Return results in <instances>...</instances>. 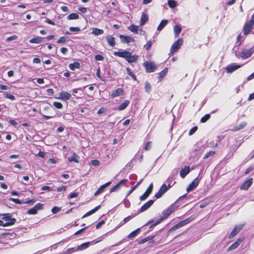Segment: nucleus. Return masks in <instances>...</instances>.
Instances as JSON below:
<instances>
[{"mask_svg":"<svg viewBox=\"0 0 254 254\" xmlns=\"http://www.w3.org/2000/svg\"><path fill=\"white\" fill-rule=\"evenodd\" d=\"M143 66L145 68L147 73L154 72L156 69V65L151 61H146L143 63Z\"/></svg>","mask_w":254,"mask_h":254,"instance_id":"obj_3","label":"nucleus"},{"mask_svg":"<svg viewBox=\"0 0 254 254\" xmlns=\"http://www.w3.org/2000/svg\"><path fill=\"white\" fill-rule=\"evenodd\" d=\"M244 227V225H236L232 231H231V233L229 235V239H232L234 238L235 236H236L239 232L242 229V228Z\"/></svg>","mask_w":254,"mask_h":254,"instance_id":"obj_8","label":"nucleus"},{"mask_svg":"<svg viewBox=\"0 0 254 254\" xmlns=\"http://www.w3.org/2000/svg\"><path fill=\"white\" fill-rule=\"evenodd\" d=\"M60 97L58 98L64 101H67L71 98V95L67 92L62 91L59 94Z\"/></svg>","mask_w":254,"mask_h":254,"instance_id":"obj_17","label":"nucleus"},{"mask_svg":"<svg viewBox=\"0 0 254 254\" xmlns=\"http://www.w3.org/2000/svg\"><path fill=\"white\" fill-rule=\"evenodd\" d=\"M80 67V64L78 62H74V63H71L69 64V67L72 70H74L76 68L79 69Z\"/></svg>","mask_w":254,"mask_h":254,"instance_id":"obj_30","label":"nucleus"},{"mask_svg":"<svg viewBox=\"0 0 254 254\" xmlns=\"http://www.w3.org/2000/svg\"><path fill=\"white\" fill-rule=\"evenodd\" d=\"M66 186H61L57 188V191L58 192H61L62 191H65L66 190Z\"/></svg>","mask_w":254,"mask_h":254,"instance_id":"obj_54","label":"nucleus"},{"mask_svg":"<svg viewBox=\"0 0 254 254\" xmlns=\"http://www.w3.org/2000/svg\"><path fill=\"white\" fill-rule=\"evenodd\" d=\"M124 90L121 88H118L114 92H113L111 96L113 98L116 97L123 94Z\"/></svg>","mask_w":254,"mask_h":254,"instance_id":"obj_27","label":"nucleus"},{"mask_svg":"<svg viewBox=\"0 0 254 254\" xmlns=\"http://www.w3.org/2000/svg\"><path fill=\"white\" fill-rule=\"evenodd\" d=\"M246 126V123H243L241 124H239V125L235 127L233 129H232L233 131H237L240 130L242 128H243L245 126Z\"/></svg>","mask_w":254,"mask_h":254,"instance_id":"obj_41","label":"nucleus"},{"mask_svg":"<svg viewBox=\"0 0 254 254\" xmlns=\"http://www.w3.org/2000/svg\"><path fill=\"white\" fill-rule=\"evenodd\" d=\"M77 251H78L77 248H71L67 249L65 252V254H71L72 253H75Z\"/></svg>","mask_w":254,"mask_h":254,"instance_id":"obj_42","label":"nucleus"},{"mask_svg":"<svg viewBox=\"0 0 254 254\" xmlns=\"http://www.w3.org/2000/svg\"><path fill=\"white\" fill-rule=\"evenodd\" d=\"M152 142L150 141H147L144 146V149L145 151H148L150 149L151 146Z\"/></svg>","mask_w":254,"mask_h":254,"instance_id":"obj_51","label":"nucleus"},{"mask_svg":"<svg viewBox=\"0 0 254 254\" xmlns=\"http://www.w3.org/2000/svg\"><path fill=\"white\" fill-rule=\"evenodd\" d=\"M154 200H149L145 203H144L141 208L137 210V214H139L142 212L145 211L148 209L154 203Z\"/></svg>","mask_w":254,"mask_h":254,"instance_id":"obj_10","label":"nucleus"},{"mask_svg":"<svg viewBox=\"0 0 254 254\" xmlns=\"http://www.w3.org/2000/svg\"><path fill=\"white\" fill-rule=\"evenodd\" d=\"M128 181L127 179H123L121 180L117 184L112 187L110 190V192H113L120 189V186H124Z\"/></svg>","mask_w":254,"mask_h":254,"instance_id":"obj_12","label":"nucleus"},{"mask_svg":"<svg viewBox=\"0 0 254 254\" xmlns=\"http://www.w3.org/2000/svg\"><path fill=\"white\" fill-rule=\"evenodd\" d=\"M91 244L90 242H85L84 243L79 246L77 247V250H78V251H82L83 250H85L88 248L89 245Z\"/></svg>","mask_w":254,"mask_h":254,"instance_id":"obj_33","label":"nucleus"},{"mask_svg":"<svg viewBox=\"0 0 254 254\" xmlns=\"http://www.w3.org/2000/svg\"><path fill=\"white\" fill-rule=\"evenodd\" d=\"M148 20V17L145 12H142L140 20V25L141 26L144 25L146 22Z\"/></svg>","mask_w":254,"mask_h":254,"instance_id":"obj_25","label":"nucleus"},{"mask_svg":"<svg viewBox=\"0 0 254 254\" xmlns=\"http://www.w3.org/2000/svg\"><path fill=\"white\" fill-rule=\"evenodd\" d=\"M210 118V115L208 114L205 115L200 119V122L204 123L207 122Z\"/></svg>","mask_w":254,"mask_h":254,"instance_id":"obj_44","label":"nucleus"},{"mask_svg":"<svg viewBox=\"0 0 254 254\" xmlns=\"http://www.w3.org/2000/svg\"><path fill=\"white\" fill-rule=\"evenodd\" d=\"M9 200H11V201L14 202L16 204H20L22 203L21 201V200L18 198H10L9 199Z\"/></svg>","mask_w":254,"mask_h":254,"instance_id":"obj_56","label":"nucleus"},{"mask_svg":"<svg viewBox=\"0 0 254 254\" xmlns=\"http://www.w3.org/2000/svg\"><path fill=\"white\" fill-rule=\"evenodd\" d=\"M128 29L132 32L137 33L138 26L134 24H131L130 26L128 27Z\"/></svg>","mask_w":254,"mask_h":254,"instance_id":"obj_39","label":"nucleus"},{"mask_svg":"<svg viewBox=\"0 0 254 254\" xmlns=\"http://www.w3.org/2000/svg\"><path fill=\"white\" fill-rule=\"evenodd\" d=\"M145 90L147 92H149L151 88L150 84L148 82H146L145 84Z\"/></svg>","mask_w":254,"mask_h":254,"instance_id":"obj_50","label":"nucleus"},{"mask_svg":"<svg viewBox=\"0 0 254 254\" xmlns=\"http://www.w3.org/2000/svg\"><path fill=\"white\" fill-rule=\"evenodd\" d=\"M121 41L123 43H129L134 41V39L132 37L129 36H125L123 35H120Z\"/></svg>","mask_w":254,"mask_h":254,"instance_id":"obj_15","label":"nucleus"},{"mask_svg":"<svg viewBox=\"0 0 254 254\" xmlns=\"http://www.w3.org/2000/svg\"><path fill=\"white\" fill-rule=\"evenodd\" d=\"M60 210H61L60 207H59L58 206H54L52 209V212H53V213L56 214V213H58V212H59L60 211Z\"/></svg>","mask_w":254,"mask_h":254,"instance_id":"obj_57","label":"nucleus"},{"mask_svg":"<svg viewBox=\"0 0 254 254\" xmlns=\"http://www.w3.org/2000/svg\"><path fill=\"white\" fill-rule=\"evenodd\" d=\"M168 4L170 8H173L176 6L177 2L174 0H169L168 1Z\"/></svg>","mask_w":254,"mask_h":254,"instance_id":"obj_43","label":"nucleus"},{"mask_svg":"<svg viewBox=\"0 0 254 254\" xmlns=\"http://www.w3.org/2000/svg\"><path fill=\"white\" fill-rule=\"evenodd\" d=\"M2 216H3L2 219L7 221V222L4 223V226L7 227L15 224L16 222L15 218H12L11 215L9 213L3 214Z\"/></svg>","mask_w":254,"mask_h":254,"instance_id":"obj_4","label":"nucleus"},{"mask_svg":"<svg viewBox=\"0 0 254 254\" xmlns=\"http://www.w3.org/2000/svg\"><path fill=\"white\" fill-rule=\"evenodd\" d=\"M253 25L247 22L245 24L243 31L244 32V35L246 36L248 34H249L253 30Z\"/></svg>","mask_w":254,"mask_h":254,"instance_id":"obj_16","label":"nucleus"},{"mask_svg":"<svg viewBox=\"0 0 254 254\" xmlns=\"http://www.w3.org/2000/svg\"><path fill=\"white\" fill-rule=\"evenodd\" d=\"M198 127L197 126H194L192 127L189 132V135H191L194 133V132L197 130Z\"/></svg>","mask_w":254,"mask_h":254,"instance_id":"obj_49","label":"nucleus"},{"mask_svg":"<svg viewBox=\"0 0 254 254\" xmlns=\"http://www.w3.org/2000/svg\"><path fill=\"white\" fill-rule=\"evenodd\" d=\"M111 184V182L109 181V182H107L105 184L101 185L98 189V190H96V191L95 192L94 195L96 196V195H98L99 194L101 193L104 190L105 188H106L107 187L110 186Z\"/></svg>","mask_w":254,"mask_h":254,"instance_id":"obj_18","label":"nucleus"},{"mask_svg":"<svg viewBox=\"0 0 254 254\" xmlns=\"http://www.w3.org/2000/svg\"><path fill=\"white\" fill-rule=\"evenodd\" d=\"M182 31V27L179 25L174 26V32L175 37H178Z\"/></svg>","mask_w":254,"mask_h":254,"instance_id":"obj_32","label":"nucleus"},{"mask_svg":"<svg viewBox=\"0 0 254 254\" xmlns=\"http://www.w3.org/2000/svg\"><path fill=\"white\" fill-rule=\"evenodd\" d=\"M35 201H36V200H35L34 199H29L26 201H24L23 203H25V204H29L30 205H32L35 202Z\"/></svg>","mask_w":254,"mask_h":254,"instance_id":"obj_62","label":"nucleus"},{"mask_svg":"<svg viewBox=\"0 0 254 254\" xmlns=\"http://www.w3.org/2000/svg\"><path fill=\"white\" fill-rule=\"evenodd\" d=\"M96 75L101 80L105 81V80L104 79H103V77L102 76H101V75H100V68H98L97 70Z\"/></svg>","mask_w":254,"mask_h":254,"instance_id":"obj_60","label":"nucleus"},{"mask_svg":"<svg viewBox=\"0 0 254 254\" xmlns=\"http://www.w3.org/2000/svg\"><path fill=\"white\" fill-rule=\"evenodd\" d=\"M200 180V179H198V177L195 178L187 188V191L190 192L196 188L199 183Z\"/></svg>","mask_w":254,"mask_h":254,"instance_id":"obj_11","label":"nucleus"},{"mask_svg":"<svg viewBox=\"0 0 254 254\" xmlns=\"http://www.w3.org/2000/svg\"><path fill=\"white\" fill-rule=\"evenodd\" d=\"M3 95H4V97L5 98L9 99H10L11 100L13 101V100H14L15 99V98L14 96H13L12 94L6 93H4L3 94Z\"/></svg>","mask_w":254,"mask_h":254,"instance_id":"obj_46","label":"nucleus"},{"mask_svg":"<svg viewBox=\"0 0 254 254\" xmlns=\"http://www.w3.org/2000/svg\"><path fill=\"white\" fill-rule=\"evenodd\" d=\"M44 209V204L42 203H37L34 207L27 210V214L30 215H35L37 213L39 210Z\"/></svg>","mask_w":254,"mask_h":254,"instance_id":"obj_5","label":"nucleus"},{"mask_svg":"<svg viewBox=\"0 0 254 254\" xmlns=\"http://www.w3.org/2000/svg\"><path fill=\"white\" fill-rule=\"evenodd\" d=\"M100 208H101V205H98L97 206L95 207L94 208L92 209V210H91L89 211L86 213L84 215H83L82 216L81 218H84L85 217H86L94 213Z\"/></svg>","mask_w":254,"mask_h":254,"instance_id":"obj_28","label":"nucleus"},{"mask_svg":"<svg viewBox=\"0 0 254 254\" xmlns=\"http://www.w3.org/2000/svg\"><path fill=\"white\" fill-rule=\"evenodd\" d=\"M190 172V168L189 166H186L183 169H181L180 172V175L181 178H184Z\"/></svg>","mask_w":254,"mask_h":254,"instance_id":"obj_21","label":"nucleus"},{"mask_svg":"<svg viewBox=\"0 0 254 254\" xmlns=\"http://www.w3.org/2000/svg\"><path fill=\"white\" fill-rule=\"evenodd\" d=\"M191 221V219L190 218L186 219L184 220H183L180 222H179L178 224V226H179V228H181L182 227L184 226L185 225L188 224Z\"/></svg>","mask_w":254,"mask_h":254,"instance_id":"obj_37","label":"nucleus"},{"mask_svg":"<svg viewBox=\"0 0 254 254\" xmlns=\"http://www.w3.org/2000/svg\"><path fill=\"white\" fill-rule=\"evenodd\" d=\"M140 232V228H137L134 231L131 232L127 236L129 239H132L136 237Z\"/></svg>","mask_w":254,"mask_h":254,"instance_id":"obj_35","label":"nucleus"},{"mask_svg":"<svg viewBox=\"0 0 254 254\" xmlns=\"http://www.w3.org/2000/svg\"><path fill=\"white\" fill-rule=\"evenodd\" d=\"M106 40L108 44L111 47H114L116 45L115 38L112 36L109 35L107 36Z\"/></svg>","mask_w":254,"mask_h":254,"instance_id":"obj_24","label":"nucleus"},{"mask_svg":"<svg viewBox=\"0 0 254 254\" xmlns=\"http://www.w3.org/2000/svg\"><path fill=\"white\" fill-rule=\"evenodd\" d=\"M254 53V48L252 47L249 50L243 51L241 54V57L243 59H247L250 57Z\"/></svg>","mask_w":254,"mask_h":254,"instance_id":"obj_9","label":"nucleus"},{"mask_svg":"<svg viewBox=\"0 0 254 254\" xmlns=\"http://www.w3.org/2000/svg\"><path fill=\"white\" fill-rule=\"evenodd\" d=\"M41 190H47L48 191H52L53 190V189L50 187V186H43Z\"/></svg>","mask_w":254,"mask_h":254,"instance_id":"obj_59","label":"nucleus"},{"mask_svg":"<svg viewBox=\"0 0 254 254\" xmlns=\"http://www.w3.org/2000/svg\"><path fill=\"white\" fill-rule=\"evenodd\" d=\"M153 189V183H151L149 186L147 188L145 191L143 193L142 195L140 196L139 199L140 201H143L145 200L149 195L152 193Z\"/></svg>","mask_w":254,"mask_h":254,"instance_id":"obj_7","label":"nucleus"},{"mask_svg":"<svg viewBox=\"0 0 254 254\" xmlns=\"http://www.w3.org/2000/svg\"><path fill=\"white\" fill-rule=\"evenodd\" d=\"M130 103L129 100H126L124 102L122 103L118 107L117 109L119 111L125 110L129 105Z\"/></svg>","mask_w":254,"mask_h":254,"instance_id":"obj_26","label":"nucleus"},{"mask_svg":"<svg viewBox=\"0 0 254 254\" xmlns=\"http://www.w3.org/2000/svg\"><path fill=\"white\" fill-rule=\"evenodd\" d=\"M135 215H130L128 216L126 218H124L123 220V222L122 223V225H124L126 223H127L128 221H129L130 219H131L132 218H133Z\"/></svg>","mask_w":254,"mask_h":254,"instance_id":"obj_47","label":"nucleus"},{"mask_svg":"<svg viewBox=\"0 0 254 254\" xmlns=\"http://www.w3.org/2000/svg\"><path fill=\"white\" fill-rule=\"evenodd\" d=\"M43 38L37 36V37L33 38L29 40V43L31 44H40L42 42Z\"/></svg>","mask_w":254,"mask_h":254,"instance_id":"obj_31","label":"nucleus"},{"mask_svg":"<svg viewBox=\"0 0 254 254\" xmlns=\"http://www.w3.org/2000/svg\"><path fill=\"white\" fill-rule=\"evenodd\" d=\"M78 156L76 153H73L72 155L70 157L68 158V161L69 162H75L78 163Z\"/></svg>","mask_w":254,"mask_h":254,"instance_id":"obj_38","label":"nucleus"},{"mask_svg":"<svg viewBox=\"0 0 254 254\" xmlns=\"http://www.w3.org/2000/svg\"><path fill=\"white\" fill-rule=\"evenodd\" d=\"M175 208L173 204L164 209L162 212V215L158 219L159 221L161 222L163 220L166 219L171 215V214L175 211Z\"/></svg>","mask_w":254,"mask_h":254,"instance_id":"obj_2","label":"nucleus"},{"mask_svg":"<svg viewBox=\"0 0 254 254\" xmlns=\"http://www.w3.org/2000/svg\"><path fill=\"white\" fill-rule=\"evenodd\" d=\"M89 227V226H87L86 227H85L78 231H76L74 234V235H78L79 234H81V233L83 232L87 228Z\"/></svg>","mask_w":254,"mask_h":254,"instance_id":"obj_53","label":"nucleus"},{"mask_svg":"<svg viewBox=\"0 0 254 254\" xmlns=\"http://www.w3.org/2000/svg\"><path fill=\"white\" fill-rule=\"evenodd\" d=\"M243 241V239L239 238L237 240L233 243L228 249V251L236 249Z\"/></svg>","mask_w":254,"mask_h":254,"instance_id":"obj_19","label":"nucleus"},{"mask_svg":"<svg viewBox=\"0 0 254 254\" xmlns=\"http://www.w3.org/2000/svg\"><path fill=\"white\" fill-rule=\"evenodd\" d=\"M167 191V189L166 188V184H163L161 186L160 188L159 189L158 191L155 194V197L156 198H160L166 191Z\"/></svg>","mask_w":254,"mask_h":254,"instance_id":"obj_13","label":"nucleus"},{"mask_svg":"<svg viewBox=\"0 0 254 254\" xmlns=\"http://www.w3.org/2000/svg\"><path fill=\"white\" fill-rule=\"evenodd\" d=\"M215 151H210L207 152L206 153H205V154L203 156V159H205L209 157L213 156L215 155Z\"/></svg>","mask_w":254,"mask_h":254,"instance_id":"obj_45","label":"nucleus"},{"mask_svg":"<svg viewBox=\"0 0 254 254\" xmlns=\"http://www.w3.org/2000/svg\"><path fill=\"white\" fill-rule=\"evenodd\" d=\"M167 23H168L167 20H166V19L162 20L157 27V30L158 31L162 30L164 28V27H165L166 26Z\"/></svg>","mask_w":254,"mask_h":254,"instance_id":"obj_34","label":"nucleus"},{"mask_svg":"<svg viewBox=\"0 0 254 254\" xmlns=\"http://www.w3.org/2000/svg\"><path fill=\"white\" fill-rule=\"evenodd\" d=\"M104 59V57L101 55H97L95 56V59L96 61H103Z\"/></svg>","mask_w":254,"mask_h":254,"instance_id":"obj_63","label":"nucleus"},{"mask_svg":"<svg viewBox=\"0 0 254 254\" xmlns=\"http://www.w3.org/2000/svg\"><path fill=\"white\" fill-rule=\"evenodd\" d=\"M17 38V36L16 35H13V36H10V37H8L6 39V41L7 42L10 41H12V40H15Z\"/></svg>","mask_w":254,"mask_h":254,"instance_id":"obj_64","label":"nucleus"},{"mask_svg":"<svg viewBox=\"0 0 254 254\" xmlns=\"http://www.w3.org/2000/svg\"><path fill=\"white\" fill-rule=\"evenodd\" d=\"M154 236H147L143 239L141 240L138 242V244L139 245L144 244L148 241H149V243H153L154 242Z\"/></svg>","mask_w":254,"mask_h":254,"instance_id":"obj_23","label":"nucleus"},{"mask_svg":"<svg viewBox=\"0 0 254 254\" xmlns=\"http://www.w3.org/2000/svg\"><path fill=\"white\" fill-rule=\"evenodd\" d=\"M242 66V65H229L226 67V71L228 73H232Z\"/></svg>","mask_w":254,"mask_h":254,"instance_id":"obj_20","label":"nucleus"},{"mask_svg":"<svg viewBox=\"0 0 254 254\" xmlns=\"http://www.w3.org/2000/svg\"><path fill=\"white\" fill-rule=\"evenodd\" d=\"M253 178H250L246 181L240 187V189L247 190L253 184Z\"/></svg>","mask_w":254,"mask_h":254,"instance_id":"obj_14","label":"nucleus"},{"mask_svg":"<svg viewBox=\"0 0 254 254\" xmlns=\"http://www.w3.org/2000/svg\"><path fill=\"white\" fill-rule=\"evenodd\" d=\"M105 223V220H102L101 221L99 222L96 225V229H99L103 224Z\"/></svg>","mask_w":254,"mask_h":254,"instance_id":"obj_58","label":"nucleus"},{"mask_svg":"<svg viewBox=\"0 0 254 254\" xmlns=\"http://www.w3.org/2000/svg\"><path fill=\"white\" fill-rule=\"evenodd\" d=\"M91 33L95 35L98 36L103 34L104 33V31L102 29L94 28H93V31Z\"/></svg>","mask_w":254,"mask_h":254,"instance_id":"obj_36","label":"nucleus"},{"mask_svg":"<svg viewBox=\"0 0 254 254\" xmlns=\"http://www.w3.org/2000/svg\"><path fill=\"white\" fill-rule=\"evenodd\" d=\"M114 55L115 56L125 58L129 64L135 63L138 59V56L136 55H132L131 52L128 51L115 52Z\"/></svg>","mask_w":254,"mask_h":254,"instance_id":"obj_1","label":"nucleus"},{"mask_svg":"<svg viewBox=\"0 0 254 254\" xmlns=\"http://www.w3.org/2000/svg\"><path fill=\"white\" fill-rule=\"evenodd\" d=\"M152 46V42L151 41H148L147 43L144 46V48L146 50H149Z\"/></svg>","mask_w":254,"mask_h":254,"instance_id":"obj_55","label":"nucleus"},{"mask_svg":"<svg viewBox=\"0 0 254 254\" xmlns=\"http://www.w3.org/2000/svg\"><path fill=\"white\" fill-rule=\"evenodd\" d=\"M53 105L58 109H61L63 107V104L61 102L57 101L53 103Z\"/></svg>","mask_w":254,"mask_h":254,"instance_id":"obj_48","label":"nucleus"},{"mask_svg":"<svg viewBox=\"0 0 254 254\" xmlns=\"http://www.w3.org/2000/svg\"><path fill=\"white\" fill-rule=\"evenodd\" d=\"M69 30L71 32H79L80 31V29L78 27H69Z\"/></svg>","mask_w":254,"mask_h":254,"instance_id":"obj_61","label":"nucleus"},{"mask_svg":"<svg viewBox=\"0 0 254 254\" xmlns=\"http://www.w3.org/2000/svg\"><path fill=\"white\" fill-rule=\"evenodd\" d=\"M67 37L63 36L57 41V43H64L66 41Z\"/></svg>","mask_w":254,"mask_h":254,"instance_id":"obj_52","label":"nucleus"},{"mask_svg":"<svg viewBox=\"0 0 254 254\" xmlns=\"http://www.w3.org/2000/svg\"><path fill=\"white\" fill-rule=\"evenodd\" d=\"M168 71V69L167 67L165 68L161 71H160L158 77V82H161L162 80V79L166 76Z\"/></svg>","mask_w":254,"mask_h":254,"instance_id":"obj_22","label":"nucleus"},{"mask_svg":"<svg viewBox=\"0 0 254 254\" xmlns=\"http://www.w3.org/2000/svg\"><path fill=\"white\" fill-rule=\"evenodd\" d=\"M67 18L68 20L77 19L79 18V15L76 13H72L68 15Z\"/></svg>","mask_w":254,"mask_h":254,"instance_id":"obj_40","label":"nucleus"},{"mask_svg":"<svg viewBox=\"0 0 254 254\" xmlns=\"http://www.w3.org/2000/svg\"><path fill=\"white\" fill-rule=\"evenodd\" d=\"M100 208H101V205H98L97 206L95 207L94 208L92 209V210H91L89 211L86 213L84 215H83L82 216L81 218H84L85 217H86L94 213Z\"/></svg>","mask_w":254,"mask_h":254,"instance_id":"obj_29","label":"nucleus"},{"mask_svg":"<svg viewBox=\"0 0 254 254\" xmlns=\"http://www.w3.org/2000/svg\"><path fill=\"white\" fill-rule=\"evenodd\" d=\"M183 44V40L182 39H178L172 45L170 49V53L173 54L176 52L181 47Z\"/></svg>","mask_w":254,"mask_h":254,"instance_id":"obj_6","label":"nucleus"}]
</instances>
